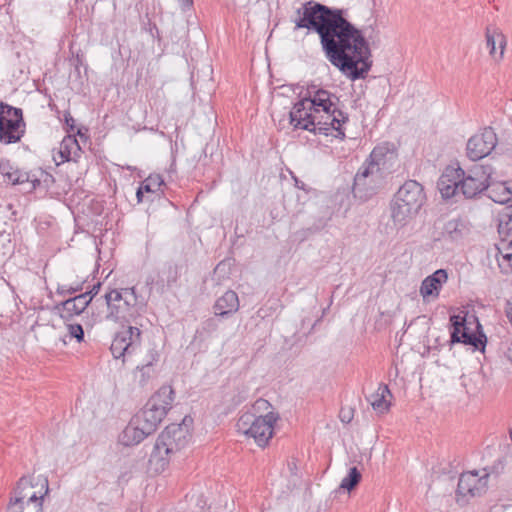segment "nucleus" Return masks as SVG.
<instances>
[{"label": "nucleus", "mask_w": 512, "mask_h": 512, "mask_svg": "<svg viewBox=\"0 0 512 512\" xmlns=\"http://www.w3.org/2000/svg\"><path fill=\"white\" fill-rule=\"evenodd\" d=\"M149 435L151 433L133 416L119 435V442L124 446H135Z\"/></svg>", "instance_id": "19"}, {"label": "nucleus", "mask_w": 512, "mask_h": 512, "mask_svg": "<svg viewBox=\"0 0 512 512\" xmlns=\"http://www.w3.org/2000/svg\"><path fill=\"white\" fill-rule=\"evenodd\" d=\"M164 184L162 177L158 174L150 175L142 183L141 187L146 193H156L160 191L161 186Z\"/></svg>", "instance_id": "29"}, {"label": "nucleus", "mask_w": 512, "mask_h": 512, "mask_svg": "<svg viewBox=\"0 0 512 512\" xmlns=\"http://www.w3.org/2000/svg\"><path fill=\"white\" fill-rule=\"evenodd\" d=\"M497 136L490 127L483 129L480 133L473 135L467 142V156L472 161L480 160L488 156L496 147Z\"/></svg>", "instance_id": "14"}, {"label": "nucleus", "mask_w": 512, "mask_h": 512, "mask_svg": "<svg viewBox=\"0 0 512 512\" xmlns=\"http://www.w3.org/2000/svg\"><path fill=\"white\" fill-rule=\"evenodd\" d=\"M451 323V343H463L478 348L479 344H482L481 337L485 338L484 335L478 337L475 334V330H478L481 325L478 319L471 315H467L463 311L459 314L450 316Z\"/></svg>", "instance_id": "9"}, {"label": "nucleus", "mask_w": 512, "mask_h": 512, "mask_svg": "<svg viewBox=\"0 0 512 512\" xmlns=\"http://www.w3.org/2000/svg\"><path fill=\"white\" fill-rule=\"evenodd\" d=\"M141 343V331L137 327L129 326L113 338L110 350L115 359L130 356L136 352Z\"/></svg>", "instance_id": "13"}, {"label": "nucleus", "mask_w": 512, "mask_h": 512, "mask_svg": "<svg viewBox=\"0 0 512 512\" xmlns=\"http://www.w3.org/2000/svg\"><path fill=\"white\" fill-rule=\"evenodd\" d=\"M485 38L490 56L496 61L503 59L507 42L502 30L494 25L487 26Z\"/></svg>", "instance_id": "17"}, {"label": "nucleus", "mask_w": 512, "mask_h": 512, "mask_svg": "<svg viewBox=\"0 0 512 512\" xmlns=\"http://www.w3.org/2000/svg\"><path fill=\"white\" fill-rule=\"evenodd\" d=\"M502 273L508 274L512 271V258H495Z\"/></svg>", "instance_id": "35"}, {"label": "nucleus", "mask_w": 512, "mask_h": 512, "mask_svg": "<svg viewBox=\"0 0 512 512\" xmlns=\"http://www.w3.org/2000/svg\"><path fill=\"white\" fill-rule=\"evenodd\" d=\"M36 485H40V490L38 492L30 490H26L27 493V502L28 503H36L38 509L36 512H43V501L44 497L49 492V483L46 477H37Z\"/></svg>", "instance_id": "25"}, {"label": "nucleus", "mask_w": 512, "mask_h": 512, "mask_svg": "<svg viewBox=\"0 0 512 512\" xmlns=\"http://www.w3.org/2000/svg\"><path fill=\"white\" fill-rule=\"evenodd\" d=\"M494 174L495 167L490 164H474L468 169L448 166L440 176L437 187L443 198L461 194L471 199L487 189Z\"/></svg>", "instance_id": "3"}, {"label": "nucleus", "mask_w": 512, "mask_h": 512, "mask_svg": "<svg viewBox=\"0 0 512 512\" xmlns=\"http://www.w3.org/2000/svg\"><path fill=\"white\" fill-rule=\"evenodd\" d=\"M145 191L142 189V187L140 186L136 192V197H137V200L138 202H142L143 201V193Z\"/></svg>", "instance_id": "44"}, {"label": "nucleus", "mask_w": 512, "mask_h": 512, "mask_svg": "<svg viewBox=\"0 0 512 512\" xmlns=\"http://www.w3.org/2000/svg\"><path fill=\"white\" fill-rule=\"evenodd\" d=\"M498 178V173L495 170L493 179L490 180L489 186L486 189L488 191V197L499 204L512 202V180L502 181Z\"/></svg>", "instance_id": "18"}, {"label": "nucleus", "mask_w": 512, "mask_h": 512, "mask_svg": "<svg viewBox=\"0 0 512 512\" xmlns=\"http://www.w3.org/2000/svg\"><path fill=\"white\" fill-rule=\"evenodd\" d=\"M202 329L207 333L215 332L218 329V322L215 318H209L202 324Z\"/></svg>", "instance_id": "36"}, {"label": "nucleus", "mask_w": 512, "mask_h": 512, "mask_svg": "<svg viewBox=\"0 0 512 512\" xmlns=\"http://www.w3.org/2000/svg\"><path fill=\"white\" fill-rule=\"evenodd\" d=\"M506 357L512 363V342L509 344L506 350Z\"/></svg>", "instance_id": "45"}, {"label": "nucleus", "mask_w": 512, "mask_h": 512, "mask_svg": "<svg viewBox=\"0 0 512 512\" xmlns=\"http://www.w3.org/2000/svg\"><path fill=\"white\" fill-rule=\"evenodd\" d=\"M91 297L89 293H81L75 297L66 299L61 303L60 311L62 318H70L80 315L90 304Z\"/></svg>", "instance_id": "22"}, {"label": "nucleus", "mask_w": 512, "mask_h": 512, "mask_svg": "<svg viewBox=\"0 0 512 512\" xmlns=\"http://www.w3.org/2000/svg\"><path fill=\"white\" fill-rule=\"evenodd\" d=\"M68 335L70 338H75L77 342H81L84 338V331L80 324H68Z\"/></svg>", "instance_id": "34"}, {"label": "nucleus", "mask_w": 512, "mask_h": 512, "mask_svg": "<svg viewBox=\"0 0 512 512\" xmlns=\"http://www.w3.org/2000/svg\"><path fill=\"white\" fill-rule=\"evenodd\" d=\"M278 418V414L273 411L259 416L245 412L239 417L236 426L239 432L253 438L259 447H264L273 436Z\"/></svg>", "instance_id": "7"}, {"label": "nucleus", "mask_w": 512, "mask_h": 512, "mask_svg": "<svg viewBox=\"0 0 512 512\" xmlns=\"http://www.w3.org/2000/svg\"><path fill=\"white\" fill-rule=\"evenodd\" d=\"M156 361L154 355H152V359L142 366H138L135 372V378L138 379L141 385H145L153 376L154 368L153 362Z\"/></svg>", "instance_id": "27"}, {"label": "nucleus", "mask_w": 512, "mask_h": 512, "mask_svg": "<svg viewBox=\"0 0 512 512\" xmlns=\"http://www.w3.org/2000/svg\"><path fill=\"white\" fill-rule=\"evenodd\" d=\"M100 287H101V283L100 282H97L96 284H94L91 288V290L89 291H86L85 293H89V296L91 297V300L93 299L94 296H96L100 290Z\"/></svg>", "instance_id": "39"}, {"label": "nucleus", "mask_w": 512, "mask_h": 512, "mask_svg": "<svg viewBox=\"0 0 512 512\" xmlns=\"http://www.w3.org/2000/svg\"><path fill=\"white\" fill-rule=\"evenodd\" d=\"M448 280L446 270L438 269L433 274L427 276L421 283L420 295L424 301L429 302L439 297L440 290Z\"/></svg>", "instance_id": "16"}, {"label": "nucleus", "mask_w": 512, "mask_h": 512, "mask_svg": "<svg viewBox=\"0 0 512 512\" xmlns=\"http://www.w3.org/2000/svg\"><path fill=\"white\" fill-rule=\"evenodd\" d=\"M388 396H391L388 386L381 384L377 391L371 394L367 400L375 411L384 413L388 411L390 406V403L387 401Z\"/></svg>", "instance_id": "24"}, {"label": "nucleus", "mask_w": 512, "mask_h": 512, "mask_svg": "<svg viewBox=\"0 0 512 512\" xmlns=\"http://www.w3.org/2000/svg\"><path fill=\"white\" fill-rule=\"evenodd\" d=\"M65 122H66V125L70 128V130L74 129L75 121L70 114L65 115Z\"/></svg>", "instance_id": "41"}, {"label": "nucleus", "mask_w": 512, "mask_h": 512, "mask_svg": "<svg viewBox=\"0 0 512 512\" xmlns=\"http://www.w3.org/2000/svg\"><path fill=\"white\" fill-rule=\"evenodd\" d=\"M495 247L500 256H512V235L500 239L499 242L495 244Z\"/></svg>", "instance_id": "31"}, {"label": "nucleus", "mask_w": 512, "mask_h": 512, "mask_svg": "<svg viewBox=\"0 0 512 512\" xmlns=\"http://www.w3.org/2000/svg\"><path fill=\"white\" fill-rule=\"evenodd\" d=\"M104 297L108 309L107 319L128 322L135 315L139 299L134 287L112 289Z\"/></svg>", "instance_id": "8"}, {"label": "nucleus", "mask_w": 512, "mask_h": 512, "mask_svg": "<svg viewBox=\"0 0 512 512\" xmlns=\"http://www.w3.org/2000/svg\"><path fill=\"white\" fill-rule=\"evenodd\" d=\"M385 177L378 167L365 162L354 177V196L363 201L370 199L382 187Z\"/></svg>", "instance_id": "11"}, {"label": "nucleus", "mask_w": 512, "mask_h": 512, "mask_svg": "<svg viewBox=\"0 0 512 512\" xmlns=\"http://www.w3.org/2000/svg\"><path fill=\"white\" fill-rule=\"evenodd\" d=\"M360 480L361 473L356 467H352L349 469L348 475L342 479L340 483V488L345 489L347 491H351L353 488L357 486Z\"/></svg>", "instance_id": "28"}, {"label": "nucleus", "mask_w": 512, "mask_h": 512, "mask_svg": "<svg viewBox=\"0 0 512 512\" xmlns=\"http://www.w3.org/2000/svg\"><path fill=\"white\" fill-rule=\"evenodd\" d=\"M366 163L378 167L385 176L394 172L398 166V154L394 145L390 143L377 145Z\"/></svg>", "instance_id": "15"}, {"label": "nucleus", "mask_w": 512, "mask_h": 512, "mask_svg": "<svg viewBox=\"0 0 512 512\" xmlns=\"http://www.w3.org/2000/svg\"><path fill=\"white\" fill-rule=\"evenodd\" d=\"M12 167L10 165V162L8 160H1L0 161V173L7 178L9 182L12 184H18L20 182V178L18 176V173L16 171H11Z\"/></svg>", "instance_id": "30"}, {"label": "nucleus", "mask_w": 512, "mask_h": 512, "mask_svg": "<svg viewBox=\"0 0 512 512\" xmlns=\"http://www.w3.org/2000/svg\"><path fill=\"white\" fill-rule=\"evenodd\" d=\"M296 28L316 31L327 59L351 80L364 79L372 67L371 51L362 32L343 15V10L307 2Z\"/></svg>", "instance_id": "1"}, {"label": "nucleus", "mask_w": 512, "mask_h": 512, "mask_svg": "<svg viewBox=\"0 0 512 512\" xmlns=\"http://www.w3.org/2000/svg\"><path fill=\"white\" fill-rule=\"evenodd\" d=\"M83 284H84V282L76 283V284H62V285H59L57 287V293L62 295V296L74 294L76 292H79V291L83 290Z\"/></svg>", "instance_id": "32"}, {"label": "nucleus", "mask_w": 512, "mask_h": 512, "mask_svg": "<svg viewBox=\"0 0 512 512\" xmlns=\"http://www.w3.org/2000/svg\"><path fill=\"white\" fill-rule=\"evenodd\" d=\"M505 314L512 325V296L506 301Z\"/></svg>", "instance_id": "37"}, {"label": "nucleus", "mask_w": 512, "mask_h": 512, "mask_svg": "<svg viewBox=\"0 0 512 512\" xmlns=\"http://www.w3.org/2000/svg\"><path fill=\"white\" fill-rule=\"evenodd\" d=\"M340 419L343 423H349L352 420V415L350 411L341 410L340 412Z\"/></svg>", "instance_id": "38"}, {"label": "nucleus", "mask_w": 512, "mask_h": 512, "mask_svg": "<svg viewBox=\"0 0 512 512\" xmlns=\"http://www.w3.org/2000/svg\"><path fill=\"white\" fill-rule=\"evenodd\" d=\"M83 284H84V282L76 283V284H62V285H59L57 287V293L62 295V296L74 294L76 292H79V291L83 290Z\"/></svg>", "instance_id": "33"}, {"label": "nucleus", "mask_w": 512, "mask_h": 512, "mask_svg": "<svg viewBox=\"0 0 512 512\" xmlns=\"http://www.w3.org/2000/svg\"><path fill=\"white\" fill-rule=\"evenodd\" d=\"M424 187L416 180L405 181L393 195L390 205V219L397 229L412 223L426 204Z\"/></svg>", "instance_id": "4"}, {"label": "nucleus", "mask_w": 512, "mask_h": 512, "mask_svg": "<svg viewBox=\"0 0 512 512\" xmlns=\"http://www.w3.org/2000/svg\"><path fill=\"white\" fill-rule=\"evenodd\" d=\"M489 473L486 470L462 473L457 487V501L465 502L467 497L484 494L488 487Z\"/></svg>", "instance_id": "12"}, {"label": "nucleus", "mask_w": 512, "mask_h": 512, "mask_svg": "<svg viewBox=\"0 0 512 512\" xmlns=\"http://www.w3.org/2000/svg\"><path fill=\"white\" fill-rule=\"evenodd\" d=\"M174 398L172 387L162 386L134 417L152 434L171 409Z\"/></svg>", "instance_id": "6"}, {"label": "nucleus", "mask_w": 512, "mask_h": 512, "mask_svg": "<svg viewBox=\"0 0 512 512\" xmlns=\"http://www.w3.org/2000/svg\"><path fill=\"white\" fill-rule=\"evenodd\" d=\"M180 2L182 10H187L192 7L193 0H178Z\"/></svg>", "instance_id": "40"}, {"label": "nucleus", "mask_w": 512, "mask_h": 512, "mask_svg": "<svg viewBox=\"0 0 512 512\" xmlns=\"http://www.w3.org/2000/svg\"><path fill=\"white\" fill-rule=\"evenodd\" d=\"M81 154V147L75 136L68 135L63 138L60 143L58 155H59V163H64L67 161H76Z\"/></svg>", "instance_id": "23"}, {"label": "nucleus", "mask_w": 512, "mask_h": 512, "mask_svg": "<svg viewBox=\"0 0 512 512\" xmlns=\"http://www.w3.org/2000/svg\"><path fill=\"white\" fill-rule=\"evenodd\" d=\"M338 98L324 89L313 87L308 95L297 101L289 113V121L294 129L306 130L314 134L329 135L331 131L337 138H344L343 124L347 116L337 108Z\"/></svg>", "instance_id": "2"}, {"label": "nucleus", "mask_w": 512, "mask_h": 512, "mask_svg": "<svg viewBox=\"0 0 512 512\" xmlns=\"http://www.w3.org/2000/svg\"><path fill=\"white\" fill-rule=\"evenodd\" d=\"M190 437L188 426L185 423L168 425L156 440L150 456V463L157 466L156 470H164L170 456L186 447Z\"/></svg>", "instance_id": "5"}, {"label": "nucleus", "mask_w": 512, "mask_h": 512, "mask_svg": "<svg viewBox=\"0 0 512 512\" xmlns=\"http://www.w3.org/2000/svg\"><path fill=\"white\" fill-rule=\"evenodd\" d=\"M268 406H269L268 401L260 399V400L256 401L254 408L262 409V408H267Z\"/></svg>", "instance_id": "42"}, {"label": "nucleus", "mask_w": 512, "mask_h": 512, "mask_svg": "<svg viewBox=\"0 0 512 512\" xmlns=\"http://www.w3.org/2000/svg\"><path fill=\"white\" fill-rule=\"evenodd\" d=\"M227 267V264L225 261H221L215 268L214 274H219L222 270H224Z\"/></svg>", "instance_id": "43"}, {"label": "nucleus", "mask_w": 512, "mask_h": 512, "mask_svg": "<svg viewBox=\"0 0 512 512\" xmlns=\"http://www.w3.org/2000/svg\"><path fill=\"white\" fill-rule=\"evenodd\" d=\"M240 308V301L237 293L233 290H227L218 297L213 305L215 316L222 318L235 314Z\"/></svg>", "instance_id": "20"}, {"label": "nucleus", "mask_w": 512, "mask_h": 512, "mask_svg": "<svg viewBox=\"0 0 512 512\" xmlns=\"http://www.w3.org/2000/svg\"><path fill=\"white\" fill-rule=\"evenodd\" d=\"M32 479L29 477H22L17 482L13 490V495L7 505V512H23L25 508V499L27 497L26 490L34 488Z\"/></svg>", "instance_id": "21"}, {"label": "nucleus", "mask_w": 512, "mask_h": 512, "mask_svg": "<svg viewBox=\"0 0 512 512\" xmlns=\"http://www.w3.org/2000/svg\"><path fill=\"white\" fill-rule=\"evenodd\" d=\"M498 233L500 239L512 235V205L499 214Z\"/></svg>", "instance_id": "26"}, {"label": "nucleus", "mask_w": 512, "mask_h": 512, "mask_svg": "<svg viewBox=\"0 0 512 512\" xmlns=\"http://www.w3.org/2000/svg\"><path fill=\"white\" fill-rule=\"evenodd\" d=\"M20 108L0 103V142L12 144L20 141L25 132Z\"/></svg>", "instance_id": "10"}]
</instances>
